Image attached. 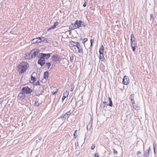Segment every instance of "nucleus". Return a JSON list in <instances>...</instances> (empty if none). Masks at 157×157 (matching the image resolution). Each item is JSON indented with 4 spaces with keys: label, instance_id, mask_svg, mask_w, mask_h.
<instances>
[{
    "label": "nucleus",
    "instance_id": "1",
    "mask_svg": "<svg viewBox=\"0 0 157 157\" xmlns=\"http://www.w3.org/2000/svg\"><path fill=\"white\" fill-rule=\"evenodd\" d=\"M28 67L29 64L27 63L23 62L18 65L17 70L20 73L22 74L26 71Z\"/></svg>",
    "mask_w": 157,
    "mask_h": 157
},
{
    "label": "nucleus",
    "instance_id": "2",
    "mask_svg": "<svg viewBox=\"0 0 157 157\" xmlns=\"http://www.w3.org/2000/svg\"><path fill=\"white\" fill-rule=\"evenodd\" d=\"M104 47L103 45H102L99 50L100 53V59L101 61H104L105 59L103 53L104 52Z\"/></svg>",
    "mask_w": 157,
    "mask_h": 157
},
{
    "label": "nucleus",
    "instance_id": "3",
    "mask_svg": "<svg viewBox=\"0 0 157 157\" xmlns=\"http://www.w3.org/2000/svg\"><path fill=\"white\" fill-rule=\"evenodd\" d=\"M22 90L24 93L26 94H29L32 92L33 90L28 86L23 87L22 89Z\"/></svg>",
    "mask_w": 157,
    "mask_h": 157
},
{
    "label": "nucleus",
    "instance_id": "4",
    "mask_svg": "<svg viewBox=\"0 0 157 157\" xmlns=\"http://www.w3.org/2000/svg\"><path fill=\"white\" fill-rule=\"evenodd\" d=\"M38 57L42 58L44 59H48L50 57V54L40 53L39 54Z\"/></svg>",
    "mask_w": 157,
    "mask_h": 157
},
{
    "label": "nucleus",
    "instance_id": "5",
    "mask_svg": "<svg viewBox=\"0 0 157 157\" xmlns=\"http://www.w3.org/2000/svg\"><path fill=\"white\" fill-rule=\"evenodd\" d=\"M75 23L77 28L82 27L85 26L84 23L80 20L79 21L76 20L75 21Z\"/></svg>",
    "mask_w": 157,
    "mask_h": 157
},
{
    "label": "nucleus",
    "instance_id": "6",
    "mask_svg": "<svg viewBox=\"0 0 157 157\" xmlns=\"http://www.w3.org/2000/svg\"><path fill=\"white\" fill-rule=\"evenodd\" d=\"M31 52L33 56V58H34L39 53L40 50L37 49H34L32 50Z\"/></svg>",
    "mask_w": 157,
    "mask_h": 157
},
{
    "label": "nucleus",
    "instance_id": "7",
    "mask_svg": "<svg viewBox=\"0 0 157 157\" xmlns=\"http://www.w3.org/2000/svg\"><path fill=\"white\" fill-rule=\"evenodd\" d=\"M52 59L54 61L57 62L61 60L60 58L57 55H53L52 57Z\"/></svg>",
    "mask_w": 157,
    "mask_h": 157
},
{
    "label": "nucleus",
    "instance_id": "8",
    "mask_svg": "<svg viewBox=\"0 0 157 157\" xmlns=\"http://www.w3.org/2000/svg\"><path fill=\"white\" fill-rule=\"evenodd\" d=\"M40 59L38 60V63L42 66L45 63V60L42 58L39 57Z\"/></svg>",
    "mask_w": 157,
    "mask_h": 157
},
{
    "label": "nucleus",
    "instance_id": "9",
    "mask_svg": "<svg viewBox=\"0 0 157 157\" xmlns=\"http://www.w3.org/2000/svg\"><path fill=\"white\" fill-rule=\"evenodd\" d=\"M129 78L127 76H124L123 80V84L125 85H127L129 82Z\"/></svg>",
    "mask_w": 157,
    "mask_h": 157
},
{
    "label": "nucleus",
    "instance_id": "10",
    "mask_svg": "<svg viewBox=\"0 0 157 157\" xmlns=\"http://www.w3.org/2000/svg\"><path fill=\"white\" fill-rule=\"evenodd\" d=\"M150 150L151 148L149 147L147 150H146L144 151L143 154V157H148Z\"/></svg>",
    "mask_w": 157,
    "mask_h": 157
},
{
    "label": "nucleus",
    "instance_id": "11",
    "mask_svg": "<svg viewBox=\"0 0 157 157\" xmlns=\"http://www.w3.org/2000/svg\"><path fill=\"white\" fill-rule=\"evenodd\" d=\"M25 97V95L24 94V93L22 92L19 93L18 96V99L21 100L24 99Z\"/></svg>",
    "mask_w": 157,
    "mask_h": 157
},
{
    "label": "nucleus",
    "instance_id": "12",
    "mask_svg": "<svg viewBox=\"0 0 157 157\" xmlns=\"http://www.w3.org/2000/svg\"><path fill=\"white\" fill-rule=\"evenodd\" d=\"M25 59H33V56L31 54V52L30 53H28L26 54L25 57Z\"/></svg>",
    "mask_w": 157,
    "mask_h": 157
},
{
    "label": "nucleus",
    "instance_id": "13",
    "mask_svg": "<svg viewBox=\"0 0 157 157\" xmlns=\"http://www.w3.org/2000/svg\"><path fill=\"white\" fill-rule=\"evenodd\" d=\"M136 41H134L132 43H131V46L132 48V51L133 52H134L136 49Z\"/></svg>",
    "mask_w": 157,
    "mask_h": 157
},
{
    "label": "nucleus",
    "instance_id": "14",
    "mask_svg": "<svg viewBox=\"0 0 157 157\" xmlns=\"http://www.w3.org/2000/svg\"><path fill=\"white\" fill-rule=\"evenodd\" d=\"M92 121L90 120V121L89 123L87 125V130L90 131L91 130L92 127Z\"/></svg>",
    "mask_w": 157,
    "mask_h": 157
},
{
    "label": "nucleus",
    "instance_id": "15",
    "mask_svg": "<svg viewBox=\"0 0 157 157\" xmlns=\"http://www.w3.org/2000/svg\"><path fill=\"white\" fill-rule=\"evenodd\" d=\"M76 28H77L76 25H75V23L74 25L73 24H72L69 26V29L71 30L74 29Z\"/></svg>",
    "mask_w": 157,
    "mask_h": 157
},
{
    "label": "nucleus",
    "instance_id": "16",
    "mask_svg": "<svg viewBox=\"0 0 157 157\" xmlns=\"http://www.w3.org/2000/svg\"><path fill=\"white\" fill-rule=\"evenodd\" d=\"M48 71H45L44 73V78L45 79H47L48 78Z\"/></svg>",
    "mask_w": 157,
    "mask_h": 157
},
{
    "label": "nucleus",
    "instance_id": "17",
    "mask_svg": "<svg viewBox=\"0 0 157 157\" xmlns=\"http://www.w3.org/2000/svg\"><path fill=\"white\" fill-rule=\"evenodd\" d=\"M108 99L109 101V104L108 105L112 107L113 104L112 102L111 98L110 97H109L108 98Z\"/></svg>",
    "mask_w": 157,
    "mask_h": 157
},
{
    "label": "nucleus",
    "instance_id": "18",
    "mask_svg": "<svg viewBox=\"0 0 157 157\" xmlns=\"http://www.w3.org/2000/svg\"><path fill=\"white\" fill-rule=\"evenodd\" d=\"M38 39L37 38L34 39L32 40L31 42V43L32 44H35V43H37V42H38Z\"/></svg>",
    "mask_w": 157,
    "mask_h": 157
},
{
    "label": "nucleus",
    "instance_id": "19",
    "mask_svg": "<svg viewBox=\"0 0 157 157\" xmlns=\"http://www.w3.org/2000/svg\"><path fill=\"white\" fill-rule=\"evenodd\" d=\"M71 113V111H70L66 113L63 116V117L66 118Z\"/></svg>",
    "mask_w": 157,
    "mask_h": 157
},
{
    "label": "nucleus",
    "instance_id": "20",
    "mask_svg": "<svg viewBox=\"0 0 157 157\" xmlns=\"http://www.w3.org/2000/svg\"><path fill=\"white\" fill-rule=\"evenodd\" d=\"M72 42L73 43H74L75 44L73 45V46H74L76 47L77 48L78 46H80V44L79 42H75L73 41H72Z\"/></svg>",
    "mask_w": 157,
    "mask_h": 157
},
{
    "label": "nucleus",
    "instance_id": "21",
    "mask_svg": "<svg viewBox=\"0 0 157 157\" xmlns=\"http://www.w3.org/2000/svg\"><path fill=\"white\" fill-rule=\"evenodd\" d=\"M133 108L136 110H138L139 109V107L137 105H133Z\"/></svg>",
    "mask_w": 157,
    "mask_h": 157
},
{
    "label": "nucleus",
    "instance_id": "22",
    "mask_svg": "<svg viewBox=\"0 0 157 157\" xmlns=\"http://www.w3.org/2000/svg\"><path fill=\"white\" fill-rule=\"evenodd\" d=\"M69 94V91L67 90L66 91L64 92L63 94V95L65 97H67L68 96Z\"/></svg>",
    "mask_w": 157,
    "mask_h": 157
},
{
    "label": "nucleus",
    "instance_id": "23",
    "mask_svg": "<svg viewBox=\"0 0 157 157\" xmlns=\"http://www.w3.org/2000/svg\"><path fill=\"white\" fill-rule=\"evenodd\" d=\"M78 49V52L79 53H81L82 52L83 50L81 48H80L79 46H78L77 47Z\"/></svg>",
    "mask_w": 157,
    "mask_h": 157
},
{
    "label": "nucleus",
    "instance_id": "24",
    "mask_svg": "<svg viewBox=\"0 0 157 157\" xmlns=\"http://www.w3.org/2000/svg\"><path fill=\"white\" fill-rule=\"evenodd\" d=\"M39 40H40V41H41V42H44L45 40V37H39Z\"/></svg>",
    "mask_w": 157,
    "mask_h": 157
},
{
    "label": "nucleus",
    "instance_id": "25",
    "mask_svg": "<svg viewBox=\"0 0 157 157\" xmlns=\"http://www.w3.org/2000/svg\"><path fill=\"white\" fill-rule=\"evenodd\" d=\"M107 103V102L105 101H103V104L102 105L101 107H102L103 108H104L106 105Z\"/></svg>",
    "mask_w": 157,
    "mask_h": 157
},
{
    "label": "nucleus",
    "instance_id": "26",
    "mask_svg": "<svg viewBox=\"0 0 157 157\" xmlns=\"http://www.w3.org/2000/svg\"><path fill=\"white\" fill-rule=\"evenodd\" d=\"M31 79L33 81V83H34L35 81V78H36L33 77L32 75L31 76Z\"/></svg>",
    "mask_w": 157,
    "mask_h": 157
},
{
    "label": "nucleus",
    "instance_id": "27",
    "mask_svg": "<svg viewBox=\"0 0 157 157\" xmlns=\"http://www.w3.org/2000/svg\"><path fill=\"white\" fill-rule=\"evenodd\" d=\"M137 155L138 157H141V153L140 151H138L137 153Z\"/></svg>",
    "mask_w": 157,
    "mask_h": 157
},
{
    "label": "nucleus",
    "instance_id": "28",
    "mask_svg": "<svg viewBox=\"0 0 157 157\" xmlns=\"http://www.w3.org/2000/svg\"><path fill=\"white\" fill-rule=\"evenodd\" d=\"M40 105V103L38 101H35L34 105L36 107H38Z\"/></svg>",
    "mask_w": 157,
    "mask_h": 157
},
{
    "label": "nucleus",
    "instance_id": "29",
    "mask_svg": "<svg viewBox=\"0 0 157 157\" xmlns=\"http://www.w3.org/2000/svg\"><path fill=\"white\" fill-rule=\"evenodd\" d=\"M34 85L36 86L40 85V82L39 81H37V82H34Z\"/></svg>",
    "mask_w": 157,
    "mask_h": 157
},
{
    "label": "nucleus",
    "instance_id": "30",
    "mask_svg": "<svg viewBox=\"0 0 157 157\" xmlns=\"http://www.w3.org/2000/svg\"><path fill=\"white\" fill-rule=\"evenodd\" d=\"M58 23H59L57 21H56L53 25V26L56 28V26L58 25Z\"/></svg>",
    "mask_w": 157,
    "mask_h": 157
},
{
    "label": "nucleus",
    "instance_id": "31",
    "mask_svg": "<svg viewBox=\"0 0 157 157\" xmlns=\"http://www.w3.org/2000/svg\"><path fill=\"white\" fill-rule=\"evenodd\" d=\"M70 59L71 61L72 62L73 60V56L72 55L70 56Z\"/></svg>",
    "mask_w": 157,
    "mask_h": 157
},
{
    "label": "nucleus",
    "instance_id": "32",
    "mask_svg": "<svg viewBox=\"0 0 157 157\" xmlns=\"http://www.w3.org/2000/svg\"><path fill=\"white\" fill-rule=\"evenodd\" d=\"M46 65H47L48 68L49 69L51 66V64L50 63H46Z\"/></svg>",
    "mask_w": 157,
    "mask_h": 157
},
{
    "label": "nucleus",
    "instance_id": "33",
    "mask_svg": "<svg viewBox=\"0 0 157 157\" xmlns=\"http://www.w3.org/2000/svg\"><path fill=\"white\" fill-rule=\"evenodd\" d=\"M77 130H76L74 132V136L75 137H74V138H75L77 136V135H76V132H77Z\"/></svg>",
    "mask_w": 157,
    "mask_h": 157
},
{
    "label": "nucleus",
    "instance_id": "34",
    "mask_svg": "<svg viewBox=\"0 0 157 157\" xmlns=\"http://www.w3.org/2000/svg\"><path fill=\"white\" fill-rule=\"evenodd\" d=\"M156 146V144H154L153 145V148L155 153V147Z\"/></svg>",
    "mask_w": 157,
    "mask_h": 157
},
{
    "label": "nucleus",
    "instance_id": "35",
    "mask_svg": "<svg viewBox=\"0 0 157 157\" xmlns=\"http://www.w3.org/2000/svg\"><path fill=\"white\" fill-rule=\"evenodd\" d=\"M74 88V87L73 85H72L71 86V89L70 90L71 92H72L73 91Z\"/></svg>",
    "mask_w": 157,
    "mask_h": 157
},
{
    "label": "nucleus",
    "instance_id": "36",
    "mask_svg": "<svg viewBox=\"0 0 157 157\" xmlns=\"http://www.w3.org/2000/svg\"><path fill=\"white\" fill-rule=\"evenodd\" d=\"M55 28V27H54L53 25L52 27H51L49 28V29H48V31H49L50 30L53 29Z\"/></svg>",
    "mask_w": 157,
    "mask_h": 157
},
{
    "label": "nucleus",
    "instance_id": "37",
    "mask_svg": "<svg viewBox=\"0 0 157 157\" xmlns=\"http://www.w3.org/2000/svg\"><path fill=\"white\" fill-rule=\"evenodd\" d=\"M82 41L84 42L83 43L84 44L86 41L88 40V39L87 38H85L82 40Z\"/></svg>",
    "mask_w": 157,
    "mask_h": 157
},
{
    "label": "nucleus",
    "instance_id": "38",
    "mask_svg": "<svg viewBox=\"0 0 157 157\" xmlns=\"http://www.w3.org/2000/svg\"><path fill=\"white\" fill-rule=\"evenodd\" d=\"M95 148V145L94 144H93L91 147V149L92 150H94Z\"/></svg>",
    "mask_w": 157,
    "mask_h": 157
},
{
    "label": "nucleus",
    "instance_id": "39",
    "mask_svg": "<svg viewBox=\"0 0 157 157\" xmlns=\"http://www.w3.org/2000/svg\"><path fill=\"white\" fill-rule=\"evenodd\" d=\"M94 42V40L93 39H91L90 40V46H92L93 44V42Z\"/></svg>",
    "mask_w": 157,
    "mask_h": 157
},
{
    "label": "nucleus",
    "instance_id": "40",
    "mask_svg": "<svg viewBox=\"0 0 157 157\" xmlns=\"http://www.w3.org/2000/svg\"><path fill=\"white\" fill-rule=\"evenodd\" d=\"M134 41H135V39H134L133 38H131L130 39L131 43L134 42Z\"/></svg>",
    "mask_w": 157,
    "mask_h": 157
},
{
    "label": "nucleus",
    "instance_id": "41",
    "mask_svg": "<svg viewBox=\"0 0 157 157\" xmlns=\"http://www.w3.org/2000/svg\"><path fill=\"white\" fill-rule=\"evenodd\" d=\"M133 38L134 39H135V37L134 35L133 34H132L131 35V38Z\"/></svg>",
    "mask_w": 157,
    "mask_h": 157
},
{
    "label": "nucleus",
    "instance_id": "42",
    "mask_svg": "<svg viewBox=\"0 0 157 157\" xmlns=\"http://www.w3.org/2000/svg\"><path fill=\"white\" fill-rule=\"evenodd\" d=\"M66 97L63 96L62 99V101H63Z\"/></svg>",
    "mask_w": 157,
    "mask_h": 157
},
{
    "label": "nucleus",
    "instance_id": "43",
    "mask_svg": "<svg viewBox=\"0 0 157 157\" xmlns=\"http://www.w3.org/2000/svg\"><path fill=\"white\" fill-rule=\"evenodd\" d=\"M94 156L95 157H99V155H98V154H97V153H96L95 155H94Z\"/></svg>",
    "mask_w": 157,
    "mask_h": 157
},
{
    "label": "nucleus",
    "instance_id": "44",
    "mask_svg": "<svg viewBox=\"0 0 157 157\" xmlns=\"http://www.w3.org/2000/svg\"><path fill=\"white\" fill-rule=\"evenodd\" d=\"M114 153H115L116 154H117V153H118L117 151L115 150H114Z\"/></svg>",
    "mask_w": 157,
    "mask_h": 157
},
{
    "label": "nucleus",
    "instance_id": "45",
    "mask_svg": "<svg viewBox=\"0 0 157 157\" xmlns=\"http://www.w3.org/2000/svg\"><path fill=\"white\" fill-rule=\"evenodd\" d=\"M86 2H85L84 3V4H83V6L84 7H85L86 6Z\"/></svg>",
    "mask_w": 157,
    "mask_h": 157
},
{
    "label": "nucleus",
    "instance_id": "46",
    "mask_svg": "<svg viewBox=\"0 0 157 157\" xmlns=\"http://www.w3.org/2000/svg\"><path fill=\"white\" fill-rule=\"evenodd\" d=\"M37 38L39 39V37ZM38 41L39 42H37V43H41V41H40V40H39V39H38Z\"/></svg>",
    "mask_w": 157,
    "mask_h": 157
},
{
    "label": "nucleus",
    "instance_id": "47",
    "mask_svg": "<svg viewBox=\"0 0 157 157\" xmlns=\"http://www.w3.org/2000/svg\"><path fill=\"white\" fill-rule=\"evenodd\" d=\"M57 91H58V90H57L55 92H53V94L54 95V94H55L57 92Z\"/></svg>",
    "mask_w": 157,
    "mask_h": 157
},
{
    "label": "nucleus",
    "instance_id": "48",
    "mask_svg": "<svg viewBox=\"0 0 157 157\" xmlns=\"http://www.w3.org/2000/svg\"><path fill=\"white\" fill-rule=\"evenodd\" d=\"M68 32H69V34H70V35H71V30H69V31H68Z\"/></svg>",
    "mask_w": 157,
    "mask_h": 157
},
{
    "label": "nucleus",
    "instance_id": "49",
    "mask_svg": "<svg viewBox=\"0 0 157 157\" xmlns=\"http://www.w3.org/2000/svg\"><path fill=\"white\" fill-rule=\"evenodd\" d=\"M150 17H151V18H152V16H153L152 14H150Z\"/></svg>",
    "mask_w": 157,
    "mask_h": 157
},
{
    "label": "nucleus",
    "instance_id": "50",
    "mask_svg": "<svg viewBox=\"0 0 157 157\" xmlns=\"http://www.w3.org/2000/svg\"><path fill=\"white\" fill-rule=\"evenodd\" d=\"M42 138L41 137H39V140H41L42 139Z\"/></svg>",
    "mask_w": 157,
    "mask_h": 157
},
{
    "label": "nucleus",
    "instance_id": "51",
    "mask_svg": "<svg viewBox=\"0 0 157 157\" xmlns=\"http://www.w3.org/2000/svg\"><path fill=\"white\" fill-rule=\"evenodd\" d=\"M133 102V103H132V104H135V101H134Z\"/></svg>",
    "mask_w": 157,
    "mask_h": 157
},
{
    "label": "nucleus",
    "instance_id": "52",
    "mask_svg": "<svg viewBox=\"0 0 157 157\" xmlns=\"http://www.w3.org/2000/svg\"><path fill=\"white\" fill-rule=\"evenodd\" d=\"M133 99L131 98V101H132L133 100Z\"/></svg>",
    "mask_w": 157,
    "mask_h": 157
},
{
    "label": "nucleus",
    "instance_id": "53",
    "mask_svg": "<svg viewBox=\"0 0 157 157\" xmlns=\"http://www.w3.org/2000/svg\"><path fill=\"white\" fill-rule=\"evenodd\" d=\"M19 157H21V156H19Z\"/></svg>",
    "mask_w": 157,
    "mask_h": 157
}]
</instances>
